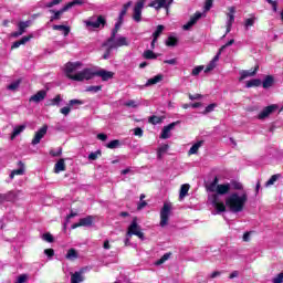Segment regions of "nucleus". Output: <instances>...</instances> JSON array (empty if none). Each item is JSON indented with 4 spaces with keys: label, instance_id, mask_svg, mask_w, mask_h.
<instances>
[{
    "label": "nucleus",
    "instance_id": "nucleus-59",
    "mask_svg": "<svg viewBox=\"0 0 283 283\" xmlns=\"http://www.w3.org/2000/svg\"><path fill=\"white\" fill-rule=\"evenodd\" d=\"M112 50H114V46H112V44L106 49L104 55H103V59L104 60H107L109 59V54H112Z\"/></svg>",
    "mask_w": 283,
    "mask_h": 283
},
{
    "label": "nucleus",
    "instance_id": "nucleus-1",
    "mask_svg": "<svg viewBox=\"0 0 283 283\" xmlns=\"http://www.w3.org/2000/svg\"><path fill=\"white\" fill-rule=\"evenodd\" d=\"M247 200H249L247 192L242 193V196L234 192L226 199V207H228L232 213H240L241 211H244Z\"/></svg>",
    "mask_w": 283,
    "mask_h": 283
},
{
    "label": "nucleus",
    "instance_id": "nucleus-54",
    "mask_svg": "<svg viewBox=\"0 0 283 283\" xmlns=\"http://www.w3.org/2000/svg\"><path fill=\"white\" fill-rule=\"evenodd\" d=\"M216 70V63H213L212 61L209 62V64L206 66L205 69V73H209L211 71Z\"/></svg>",
    "mask_w": 283,
    "mask_h": 283
},
{
    "label": "nucleus",
    "instance_id": "nucleus-38",
    "mask_svg": "<svg viewBox=\"0 0 283 283\" xmlns=\"http://www.w3.org/2000/svg\"><path fill=\"white\" fill-rule=\"evenodd\" d=\"M282 178L281 174L272 175L271 178L265 182V187H271L272 185H275L277 180Z\"/></svg>",
    "mask_w": 283,
    "mask_h": 283
},
{
    "label": "nucleus",
    "instance_id": "nucleus-31",
    "mask_svg": "<svg viewBox=\"0 0 283 283\" xmlns=\"http://www.w3.org/2000/svg\"><path fill=\"white\" fill-rule=\"evenodd\" d=\"M129 8H132V1H128L123 6L122 11L119 12V15H118L119 21H124L125 14H127V11L129 10Z\"/></svg>",
    "mask_w": 283,
    "mask_h": 283
},
{
    "label": "nucleus",
    "instance_id": "nucleus-13",
    "mask_svg": "<svg viewBox=\"0 0 283 283\" xmlns=\"http://www.w3.org/2000/svg\"><path fill=\"white\" fill-rule=\"evenodd\" d=\"M200 19H202V13L196 12L190 17V20L184 24L182 30H191V28H193V25H196Z\"/></svg>",
    "mask_w": 283,
    "mask_h": 283
},
{
    "label": "nucleus",
    "instance_id": "nucleus-24",
    "mask_svg": "<svg viewBox=\"0 0 283 283\" xmlns=\"http://www.w3.org/2000/svg\"><path fill=\"white\" fill-rule=\"evenodd\" d=\"M275 112V107H266L261 113H259L258 118L259 120H264V118H269L271 114Z\"/></svg>",
    "mask_w": 283,
    "mask_h": 283
},
{
    "label": "nucleus",
    "instance_id": "nucleus-62",
    "mask_svg": "<svg viewBox=\"0 0 283 283\" xmlns=\"http://www.w3.org/2000/svg\"><path fill=\"white\" fill-rule=\"evenodd\" d=\"M134 136H138L139 138H143V128L140 127L135 128Z\"/></svg>",
    "mask_w": 283,
    "mask_h": 283
},
{
    "label": "nucleus",
    "instance_id": "nucleus-53",
    "mask_svg": "<svg viewBox=\"0 0 283 283\" xmlns=\"http://www.w3.org/2000/svg\"><path fill=\"white\" fill-rule=\"evenodd\" d=\"M244 25L245 28H253V25H255V18L247 19Z\"/></svg>",
    "mask_w": 283,
    "mask_h": 283
},
{
    "label": "nucleus",
    "instance_id": "nucleus-12",
    "mask_svg": "<svg viewBox=\"0 0 283 283\" xmlns=\"http://www.w3.org/2000/svg\"><path fill=\"white\" fill-rule=\"evenodd\" d=\"M176 125H180V120L172 122L169 125L164 126L160 138H163L164 140H167V138H171L170 132L171 129H175Z\"/></svg>",
    "mask_w": 283,
    "mask_h": 283
},
{
    "label": "nucleus",
    "instance_id": "nucleus-35",
    "mask_svg": "<svg viewBox=\"0 0 283 283\" xmlns=\"http://www.w3.org/2000/svg\"><path fill=\"white\" fill-rule=\"evenodd\" d=\"M163 120H165V116L153 115L148 118V123H150V125H160Z\"/></svg>",
    "mask_w": 283,
    "mask_h": 283
},
{
    "label": "nucleus",
    "instance_id": "nucleus-26",
    "mask_svg": "<svg viewBox=\"0 0 283 283\" xmlns=\"http://www.w3.org/2000/svg\"><path fill=\"white\" fill-rule=\"evenodd\" d=\"M189 189H191V186L189 184L181 185L179 190V200H184L185 198H187Z\"/></svg>",
    "mask_w": 283,
    "mask_h": 283
},
{
    "label": "nucleus",
    "instance_id": "nucleus-19",
    "mask_svg": "<svg viewBox=\"0 0 283 283\" xmlns=\"http://www.w3.org/2000/svg\"><path fill=\"white\" fill-rule=\"evenodd\" d=\"M19 169H14L10 174L11 180L14 179V176H23L25 174V164L23 161H18Z\"/></svg>",
    "mask_w": 283,
    "mask_h": 283
},
{
    "label": "nucleus",
    "instance_id": "nucleus-48",
    "mask_svg": "<svg viewBox=\"0 0 283 283\" xmlns=\"http://www.w3.org/2000/svg\"><path fill=\"white\" fill-rule=\"evenodd\" d=\"M231 186L235 191H242V189H244V187L242 186V184H240V181H231Z\"/></svg>",
    "mask_w": 283,
    "mask_h": 283
},
{
    "label": "nucleus",
    "instance_id": "nucleus-61",
    "mask_svg": "<svg viewBox=\"0 0 283 283\" xmlns=\"http://www.w3.org/2000/svg\"><path fill=\"white\" fill-rule=\"evenodd\" d=\"M272 6L273 12H277V0H266Z\"/></svg>",
    "mask_w": 283,
    "mask_h": 283
},
{
    "label": "nucleus",
    "instance_id": "nucleus-60",
    "mask_svg": "<svg viewBox=\"0 0 283 283\" xmlns=\"http://www.w3.org/2000/svg\"><path fill=\"white\" fill-rule=\"evenodd\" d=\"M273 283H283V272L279 273L273 280Z\"/></svg>",
    "mask_w": 283,
    "mask_h": 283
},
{
    "label": "nucleus",
    "instance_id": "nucleus-55",
    "mask_svg": "<svg viewBox=\"0 0 283 283\" xmlns=\"http://www.w3.org/2000/svg\"><path fill=\"white\" fill-rule=\"evenodd\" d=\"M74 105H83V101H81V99H71L67 104V107H74Z\"/></svg>",
    "mask_w": 283,
    "mask_h": 283
},
{
    "label": "nucleus",
    "instance_id": "nucleus-8",
    "mask_svg": "<svg viewBox=\"0 0 283 283\" xmlns=\"http://www.w3.org/2000/svg\"><path fill=\"white\" fill-rule=\"evenodd\" d=\"M81 67H83V63L81 62H69L65 64V74L66 76L72 80V76H74V74H72L73 72H76V70H81Z\"/></svg>",
    "mask_w": 283,
    "mask_h": 283
},
{
    "label": "nucleus",
    "instance_id": "nucleus-64",
    "mask_svg": "<svg viewBox=\"0 0 283 283\" xmlns=\"http://www.w3.org/2000/svg\"><path fill=\"white\" fill-rule=\"evenodd\" d=\"M97 139L105 143V140H107V135L105 133H99L97 134Z\"/></svg>",
    "mask_w": 283,
    "mask_h": 283
},
{
    "label": "nucleus",
    "instance_id": "nucleus-33",
    "mask_svg": "<svg viewBox=\"0 0 283 283\" xmlns=\"http://www.w3.org/2000/svg\"><path fill=\"white\" fill-rule=\"evenodd\" d=\"M53 30H59L60 32H63L64 36H67L71 31L70 27L63 24H54Z\"/></svg>",
    "mask_w": 283,
    "mask_h": 283
},
{
    "label": "nucleus",
    "instance_id": "nucleus-37",
    "mask_svg": "<svg viewBox=\"0 0 283 283\" xmlns=\"http://www.w3.org/2000/svg\"><path fill=\"white\" fill-rule=\"evenodd\" d=\"M66 260H77L78 259V252H76V249L71 248L66 255H65Z\"/></svg>",
    "mask_w": 283,
    "mask_h": 283
},
{
    "label": "nucleus",
    "instance_id": "nucleus-32",
    "mask_svg": "<svg viewBox=\"0 0 283 283\" xmlns=\"http://www.w3.org/2000/svg\"><path fill=\"white\" fill-rule=\"evenodd\" d=\"M84 281H85V277L81 272H75L71 274V283H80Z\"/></svg>",
    "mask_w": 283,
    "mask_h": 283
},
{
    "label": "nucleus",
    "instance_id": "nucleus-6",
    "mask_svg": "<svg viewBox=\"0 0 283 283\" xmlns=\"http://www.w3.org/2000/svg\"><path fill=\"white\" fill-rule=\"evenodd\" d=\"M23 196V192L20 190H11L4 195L1 196L2 202H17L19 198Z\"/></svg>",
    "mask_w": 283,
    "mask_h": 283
},
{
    "label": "nucleus",
    "instance_id": "nucleus-16",
    "mask_svg": "<svg viewBox=\"0 0 283 283\" xmlns=\"http://www.w3.org/2000/svg\"><path fill=\"white\" fill-rule=\"evenodd\" d=\"M95 76H99V78L105 82L114 78V72L101 69L98 71H95Z\"/></svg>",
    "mask_w": 283,
    "mask_h": 283
},
{
    "label": "nucleus",
    "instance_id": "nucleus-49",
    "mask_svg": "<svg viewBox=\"0 0 283 283\" xmlns=\"http://www.w3.org/2000/svg\"><path fill=\"white\" fill-rule=\"evenodd\" d=\"M101 90H103V85L87 86L86 92H93L96 94V92H101Z\"/></svg>",
    "mask_w": 283,
    "mask_h": 283
},
{
    "label": "nucleus",
    "instance_id": "nucleus-29",
    "mask_svg": "<svg viewBox=\"0 0 283 283\" xmlns=\"http://www.w3.org/2000/svg\"><path fill=\"white\" fill-rule=\"evenodd\" d=\"M202 145H205V140H199L196 144H193L188 151L189 156L198 154V150L202 147Z\"/></svg>",
    "mask_w": 283,
    "mask_h": 283
},
{
    "label": "nucleus",
    "instance_id": "nucleus-40",
    "mask_svg": "<svg viewBox=\"0 0 283 283\" xmlns=\"http://www.w3.org/2000/svg\"><path fill=\"white\" fill-rule=\"evenodd\" d=\"M171 258V252L165 253L159 260L155 262L156 266H160V264H165L167 260Z\"/></svg>",
    "mask_w": 283,
    "mask_h": 283
},
{
    "label": "nucleus",
    "instance_id": "nucleus-44",
    "mask_svg": "<svg viewBox=\"0 0 283 283\" xmlns=\"http://www.w3.org/2000/svg\"><path fill=\"white\" fill-rule=\"evenodd\" d=\"M164 30H165V25L163 24L157 25L156 31L153 33V39H158L163 34Z\"/></svg>",
    "mask_w": 283,
    "mask_h": 283
},
{
    "label": "nucleus",
    "instance_id": "nucleus-28",
    "mask_svg": "<svg viewBox=\"0 0 283 283\" xmlns=\"http://www.w3.org/2000/svg\"><path fill=\"white\" fill-rule=\"evenodd\" d=\"M65 159L61 158L54 166V174H61V171H65Z\"/></svg>",
    "mask_w": 283,
    "mask_h": 283
},
{
    "label": "nucleus",
    "instance_id": "nucleus-2",
    "mask_svg": "<svg viewBox=\"0 0 283 283\" xmlns=\"http://www.w3.org/2000/svg\"><path fill=\"white\" fill-rule=\"evenodd\" d=\"M126 235L132 238V235H136L139 240H145V233L140 230V226L138 224V218H134L130 222Z\"/></svg>",
    "mask_w": 283,
    "mask_h": 283
},
{
    "label": "nucleus",
    "instance_id": "nucleus-43",
    "mask_svg": "<svg viewBox=\"0 0 283 283\" xmlns=\"http://www.w3.org/2000/svg\"><path fill=\"white\" fill-rule=\"evenodd\" d=\"M103 156V151H101V149L94 151V153H91L88 155V160H98V158Z\"/></svg>",
    "mask_w": 283,
    "mask_h": 283
},
{
    "label": "nucleus",
    "instance_id": "nucleus-21",
    "mask_svg": "<svg viewBox=\"0 0 283 283\" xmlns=\"http://www.w3.org/2000/svg\"><path fill=\"white\" fill-rule=\"evenodd\" d=\"M231 191V184H222L217 186L218 196H227Z\"/></svg>",
    "mask_w": 283,
    "mask_h": 283
},
{
    "label": "nucleus",
    "instance_id": "nucleus-18",
    "mask_svg": "<svg viewBox=\"0 0 283 283\" xmlns=\"http://www.w3.org/2000/svg\"><path fill=\"white\" fill-rule=\"evenodd\" d=\"M49 12L53 15H51L50 18V22L52 23L53 21H59L61 20V15L64 13V12H67V9L66 7L64 6L62 9L57 10V11H54V10H49Z\"/></svg>",
    "mask_w": 283,
    "mask_h": 283
},
{
    "label": "nucleus",
    "instance_id": "nucleus-63",
    "mask_svg": "<svg viewBox=\"0 0 283 283\" xmlns=\"http://www.w3.org/2000/svg\"><path fill=\"white\" fill-rule=\"evenodd\" d=\"M44 254H46L49 258H54V249H45Z\"/></svg>",
    "mask_w": 283,
    "mask_h": 283
},
{
    "label": "nucleus",
    "instance_id": "nucleus-46",
    "mask_svg": "<svg viewBox=\"0 0 283 283\" xmlns=\"http://www.w3.org/2000/svg\"><path fill=\"white\" fill-rule=\"evenodd\" d=\"M32 39H34V35L29 34V35L22 36L20 40H18V42L20 45H25V43H28L29 41H32Z\"/></svg>",
    "mask_w": 283,
    "mask_h": 283
},
{
    "label": "nucleus",
    "instance_id": "nucleus-41",
    "mask_svg": "<svg viewBox=\"0 0 283 283\" xmlns=\"http://www.w3.org/2000/svg\"><path fill=\"white\" fill-rule=\"evenodd\" d=\"M235 7H230L229 8V13L227 14L228 17V23L233 24V22L235 21Z\"/></svg>",
    "mask_w": 283,
    "mask_h": 283
},
{
    "label": "nucleus",
    "instance_id": "nucleus-27",
    "mask_svg": "<svg viewBox=\"0 0 283 283\" xmlns=\"http://www.w3.org/2000/svg\"><path fill=\"white\" fill-rule=\"evenodd\" d=\"M163 78H165V76L163 74H157L154 77L149 78L146 82V87H149L151 85H157V83H160V81H163Z\"/></svg>",
    "mask_w": 283,
    "mask_h": 283
},
{
    "label": "nucleus",
    "instance_id": "nucleus-17",
    "mask_svg": "<svg viewBox=\"0 0 283 283\" xmlns=\"http://www.w3.org/2000/svg\"><path fill=\"white\" fill-rule=\"evenodd\" d=\"M258 70H260V65H256L251 70L241 71L239 81H244V78H249V76H255V74H258Z\"/></svg>",
    "mask_w": 283,
    "mask_h": 283
},
{
    "label": "nucleus",
    "instance_id": "nucleus-10",
    "mask_svg": "<svg viewBox=\"0 0 283 283\" xmlns=\"http://www.w3.org/2000/svg\"><path fill=\"white\" fill-rule=\"evenodd\" d=\"M86 28H93V29H97V28H105V25H107V20L105 19V17L103 15H98L96 21H92V20H87L85 22Z\"/></svg>",
    "mask_w": 283,
    "mask_h": 283
},
{
    "label": "nucleus",
    "instance_id": "nucleus-22",
    "mask_svg": "<svg viewBox=\"0 0 283 283\" xmlns=\"http://www.w3.org/2000/svg\"><path fill=\"white\" fill-rule=\"evenodd\" d=\"M48 96V93L44 90L39 91L36 94L30 97V102L32 103H41Z\"/></svg>",
    "mask_w": 283,
    "mask_h": 283
},
{
    "label": "nucleus",
    "instance_id": "nucleus-14",
    "mask_svg": "<svg viewBox=\"0 0 283 283\" xmlns=\"http://www.w3.org/2000/svg\"><path fill=\"white\" fill-rule=\"evenodd\" d=\"M48 134V125L42 126L34 135L32 139V145H39L41 143L42 138Z\"/></svg>",
    "mask_w": 283,
    "mask_h": 283
},
{
    "label": "nucleus",
    "instance_id": "nucleus-7",
    "mask_svg": "<svg viewBox=\"0 0 283 283\" xmlns=\"http://www.w3.org/2000/svg\"><path fill=\"white\" fill-rule=\"evenodd\" d=\"M30 25H32V21H30V20L20 21L18 23V31L11 33V36H13V39H19V36H22V34H25V30H28V28H30Z\"/></svg>",
    "mask_w": 283,
    "mask_h": 283
},
{
    "label": "nucleus",
    "instance_id": "nucleus-57",
    "mask_svg": "<svg viewBox=\"0 0 283 283\" xmlns=\"http://www.w3.org/2000/svg\"><path fill=\"white\" fill-rule=\"evenodd\" d=\"M235 43V40L231 39L230 41H228L224 45H222L220 48V52H224V50H227V48L233 45Z\"/></svg>",
    "mask_w": 283,
    "mask_h": 283
},
{
    "label": "nucleus",
    "instance_id": "nucleus-30",
    "mask_svg": "<svg viewBox=\"0 0 283 283\" xmlns=\"http://www.w3.org/2000/svg\"><path fill=\"white\" fill-rule=\"evenodd\" d=\"M25 124H22V125H19V126H15L13 128V132L11 134V140H14L17 136H19L20 134H22V132L25 129Z\"/></svg>",
    "mask_w": 283,
    "mask_h": 283
},
{
    "label": "nucleus",
    "instance_id": "nucleus-36",
    "mask_svg": "<svg viewBox=\"0 0 283 283\" xmlns=\"http://www.w3.org/2000/svg\"><path fill=\"white\" fill-rule=\"evenodd\" d=\"M260 85H262V80H260V78H253L245 83V87H248V88L260 87Z\"/></svg>",
    "mask_w": 283,
    "mask_h": 283
},
{
    "label": "nucleus",
    "instance_id": "nucleus-4",
    "mask_svg": "<svg viewBox=\"0 0 283 283\" xmlns=\"http://www.w3.org/2000/svg\"><path fill=\"white\" fill-rule=\"evenodd\" d=\"M169 216H171V205L164 203L160 210V227H167L169 224Z\"/></svg>",
    "mask_w": 283,
    "mask_h": 283
},
{
    "label": "nucleus",
    "instance_id": "nucleus-23",
    "mask_svg": "<svg viewBox=\"0 0 283 283\" xmlns=\"http://www.w3.org/2000/svg\"><path fill=\"white\" fill-rule=\"evenodd\" d=\"M274 84L275 77H273V75H266L263 82H261L263 90H269V87H273Z\"/></svg>",
    "mask_w": 283,
    "mask_h": 283
},
{
    "label": "nucleus",
    "instance_id": "nucleus-51",
    "mask_svg": "<svg viewBox=\"0 0 283 283\" xmlns=\"http://www.w3.org/2000/svg\"><path fill=\"white\" fill-rule=\"evenodd\" d=\"M42 240H45V242H54V237L50 233V232H46L42 235Z\"/></svg>",
    "mask_w": 283,
    "mask_h": 283
},
{
    "label": "nucleus",
    "instance_id": "nucleus-45",
    "mask_svg": "<svg viewBox=\"0 0 283 283\" xmlns=\"http://www.w3.org/2000/svg\"><path fill=\"white\" fill-rule=\"evenodd\" d=\"M83 0H73L69 3H66L64 7H66V10H70L71 8H74V6H83Z\"/></svg>",
    "mask_w": 283,
    "mask_h": 283
},
{
    "label": "nucleus",
    "instance_id": "nucleus-5",
    "mask_svg": "<svg viewBox=\"0 0 283 283\" xmlns=\"http://www.w3.org/2000/svg\"><path fill=\"white\" fill-rule=\"evenodd\" d=\"M143 8H145V0H137L133 10V19L136 23L143 21Z\"/></svg>",
    "mask_w": 283,
    "mask_h": 283
},
{
    "label": "nucleus",
    "instance_id": "nucleus-50",
    "mask_svg": "<svg viewBox=\"0 0 283 283\" xmlns=\"http://www.w3.org/2000/svg\"><path fill=\"white\" fill-rule=\"evenodd\" d=\"M61 101H62L61 95L57 94L53 99H51L50 105L59 106L61 105Z\"/></svg>",
    "mask_w": 283,
    "mask_h": 283
},
{
    "label": "nucleus",
    "instance_id": "nucleus-11",
    "mask_svg": "<svg viewBox=\"0 0 283 283\" xmlns=\"http://www.w3.org/2000/svg\"><path fill=\"white\" fill-rule=\"evenodd\" d=\"M92 224H94V217L87 216L85 218L80 219L78 222L73 223L71 226V229H78V227H92Z\"/></svg>",
    "mask_w": 283,
    "mask_h": 283
},
{
    "label": "nucleus",
    "instance_id": "nucleus-9",
    "mask_svg": "<svg viewBox=\"0 0 283 283\" xmlns=\"http://www.w3.org/2000/svg\"><path fill=\"white\" fill-rule=\"evenodd\" d=\"M124 20H117L115 23L114 29L112 30L111 36L106 40V42L103 43V48H107L109 43H114L116 41V34H118V30H120V25H123Z\"/></svg>",
    "mask_w": 283,
    "mask_h": 283
},
{
    "label": "nucleus",
    "instance_id": "nucleus-58",
    "mask_svg": "<svg viewBox=\"0 0 283 283\" xmlns=\"http://www.w3.org/2000/svg\"><path fill=\"white\" fill-rule=\"evenodd\" d=\"M19 85H20L19 81L13 82V83H11L10 85L7 86V90H11L12 92H14V90L19 88Z\"/></svg>",
    "mask_w": 283,
    "mask_h": 283
},
{
    "label": "nucleus",
    "instance_id": "nucleus-39",
    "mask_svg": "<svg viewBox=\"0 0 283 283\" xmlns=\"http://www.w3.org/2000/svg\"><path fill=\"white\" fill-rule=\"evenodd\" d=\"M166 45L167 48H176V45H178V38L172 35L168 36L166 40Z\"/></svg>",
    "mask_w": 283,
    "mask_h": 283
},
{
    "label": "nucleus",
    "instance_id": "nucleus-34",
    "mask_svg": "<svg viewBox=\"0 0 283 283\" xmlns=\"http://www.w3.org/2000/svg\"><path fill=\"white\" fill-rule=\"evenodd\" d=\"M143 57L146 59L147 61H154L158 59V54L154 53L151 50H146L143 53Z\"/></svg>",
    "mask_w": 283,
    "mask_h": 283
},
{
    "label": "nucleus",
    "instance_id": "nucleus-47",
    "mask_svg": "<svg viewBox=\"0 0 283 283\" xmlns=\"http://www.w3.org/2000/svg\"><path fill=\"white\" fill-rule=\"evenodd\" d=\"M169 149V145L165 144L157 150V157L163 158V154H165Z\"/></svg>",
    "mask_w": 283,
    "mask_h": 283
},
{
    "label": "nucleus",
    "instance_id": "nucleus-56",
    "mask_svg": "<svg viewBox=\"0 0 283 283\" xmlns=\"http://www.w3.org/2000/svg\"><path fill=\"white\" fill-rule=\"evenodd\" d=\"M211 8H213V0H206L205 12H209V10H211Z\"/></svg>",
    "mask_w": 283,
    "mask_h": 283
},
{
    "label": "nucleus",
    "instance_id": "nucleus-3",
    "mask_svg": "<svg viewBox=\"0 0 283 283\" xmlns=\"http://www.w3.org/2000/svg\"><path fill=\"white\" fill-rule=\"evenodd\" d=\"M96 76V71H93L90 67H86L82 70L81 72H77L74 74V76H71V81H76L77 83H82V81H92Z\"/></svg>",
    "mask_w": 283,
    "mask_h": 283
},
{
    "label": "nucleus",
    "instance_id": "nucleus-15",
    "mask_svg": "<svg viewBox=\"0 0 283 283\" xmlns=\"http://www.w3.org/2000/svg\"><path fill=\"white\" fill-rule=\"evenodd\" d=\"M220 197L218 195L212 196V205L214 206V209L218 211V213H224L227 211V206H224V202H220Z\"/></svg>",
    "mask_w": 283,
    "mask_h": 283
},
{
    "label": "nucleus",
    "instance_id": "nucleus-25",
    "mask_svg": "<svg viewBox=\"0 0 283 283\" xmlns=\"http://www.w3.org/2000/svg\"><path fill=\"white\" fill-rule=\"evenodd\" d=\"M113 49L123 48L129 45L127 38L120 36L113 44H111Z\"/></svg>",
    "mask_w": 283,
    "mask_h": 283
},
{
    "label": "nucleus",
    "instance_id": "nucleus-42",
    "mask_svg": "<svg viewBox=\"0 0 283 283\" xmlns=\"http://www.w3.org/2000/svg\"><path fill=\"white\" fill-rule=\"evenodd\" d=\"M106 147L107 149H116L120 147V140L119 139L112 140L108 144H106Z\"/></svg>",
    "mask_w": 283,
    "mask_h": 283
},
{
    "label": "nucleus",
    "instance_id": "nucleus-20",
    "mask_svg": "<svg viewBox=\"0 0 283 283\" xmlns=\"http://www.w3.org/2000/svg\"><path fill=\"white\" fill-rule=\"evenodd\" d=\"M148 8H155V10H163V8H167V0H153Z\"/></svg>",
    "mask_w": 283,
    "mask_h": 283
},
{
    "label": "nucleus",
    "instance_id": "nucleus-52",
    "mask_svg": "<svg viewBox=\"0 0 283 283\" xmlns=\"http://www.w3.org/2000/svg\"><path fill=\"white\" fill-rule=\"evenodd\" d=\"M202 70H205V66H203V65L196 66V67L192 70V72H191L192 76H198V74H200V72H202Z\"/></svg>",
    "mask_w": 283,
    "mask_h": 283
}]
</instances>
